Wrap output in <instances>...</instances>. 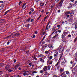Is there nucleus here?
I'll return each instance as SVG.
<instances>
[{
    "label": "nucleus",
    "mask_w": 77,
    "mask_h": 77,
    "mask_svg": "<svg viewBox=\"0 0 77 77\" xmlns=\"http://www.w3.org/2000/svg\"><path fill=\"white\" fill-rule=\"evenodd\" d=\"M56 54H55L54 55V57H56L57 55H58V52H56Z\"/></svg>",
    "instance_id": "12"
},
{
    "label": "nucleus",
    "mask_w": 77,
    "mask_h": 77,
    "mask_svg": "<svg viewBox=\"0 0 77 77\" xmlns=\"http://www.w3.org/2000/svg\"><path fill=\"white\" fill-rule=\"evenodd\" d=\"M8 11H6V12H5V15H6V14H8Z\"/></svg>",
    "instance_id": "41"
},
{
    "label": "nucleus",
    "mask_w": 77,
    "mask_h": 77,
    "mask_svg": "<svg viewBox=\"0 0 77 77\" xmlns=\"http://www.w3.org/2000/svg\"><path fill=\"white\" fill-rule=\"evenodd\" d=\"M40 61L42 62H44V60H43V59L42 58L40 59Z\"/></svg>",
    "instance_id": "20"
},
{
    "label": "nucleus",
    "mask_w": 77,
    "mask_h": 77,
    "mask_svg": "<svg viewBox=\"0 0 77 77\" xmlns=\"http://www.w3.org/2000/svg\"><path fill=\"white\" fill-rule=\"evenodd\" d=\"M13 35H14V33H13L11 35H9L8 36H7V38H11V36H13Z\"/></svg>",
    "instance_id": "9"
},
{
    "label": "nucleus",
    "mask_w": 77,
    "mask_h": 77,
    "mask_svg": "<svg viewBox=\"0 0 77 77\" xmlns=\"http://www.w3.org/2000/svg\"><path fill=\"white\" fill-rule=\"evenodd\" d=\"M42 49H43V48H45V47L44 46H42Z\"/></svg>",
    "instance_id": "58"
},
{
    "label": "nucleus",
    "mask_w": 77,
    "mask_h": 77,
    "mask_svg": "<svg viewBox=\"0 0 77 77\" xmlns=\"http://www.w3.org/2000/svg\"><path fill=\"white\" fill-rule=\"evenodd\" d=\"M43 69L44 70V71H47V66H45L43 68Z\"/></svg>",
    "instance_id": "10"
},
{
    "label": "nucleus",
    "mask_w": 77,
    "mask_h": 77,
    "mask_svg": "<svg viewBox=\"0 0 77 77\" xmlns=\"http://www.w3.org/2000/svg\"><path fill=\"white\" fill-rule=\"evenodd\" d=\"M43 46H44V47H45V48H46V47H47V44H46L45 45Z\"/></svg>",
    "instance_id": "30"
},
{
    "label": "nucleus",
    "mask_w": 77,
    "mask_h": 77,
    "mask_svg": "<svg viewBox=\"0 0 77 77\" xmlns=\"http://www.w3.org/2000/svg\"><path fill=\"white\" fill-rule=\"evenodd\" d=\"M73 62H74V61H72L70 62V63L71 64H72V63H73Z\"/></svg>",
    "instance_id": "53"
},
{
    "label": "nucleus",
    "mask_w": 77,
    "mask_h": 77,
    "mask_svg": "<svg viewBox=\"0 0 77 77\" xmlns=\"http://www.w3.org/2000/svg\"><path fill=\"white\" fill-rule=\"evenodd\" d=\"M55 35H56V34H57V32H58V31H55Z\"/></svg>",
    "instance_id": "45"
},
{
    "label": "nucleus",
    "mask_w": 77,
    "mask_h": 77,
    "mask_svg": "<svg viewBox=\"0 0 77 77\" xmlns=\"http://www.w3.org/2000/svg\"><path fill=\"white\" fill-rule=\"evenodd\" d=\"M70 5V8H71L72 7V4H71V3H70L69 4Z\"/></svg>",
    "instance_id": "33"
},
{
    "label": "nucleus",
    "mask_w": 77,
    "mask_h": 77,
    "mask_svg": "<svg viewBox=\"0 0 77 77\" xmlns=\"http://www.w3.org/2000/svg\"><path fill=\"white\" fill-rule=\"evenodd\" d=\"M53 77H57V75H54L53 76Z\"/></svg>",
    "instance_id": "49"
},
{
    "label": "nucleus",
    "mask_w": 77,
    "mask_h": 77,
    "mask_svg": "<svg viewBox=\"0 0 77 77\" xmlns=\"http://www.w3.org/2000/svg\"><path fill=\"white\" fill-rule=\"evenodd\" d=\"M33 38H35V35H34L32 37Z\"/></svg>",
    "instance_id": "57"
},
{
    "label": "nucleus",
    "mask_w": 77,
    "mask_h": 77,
    "mask_svg": "<svg viewBox=\"0 0 77 77\" xmlns=\"http://www.w3.org/2000/svg\"><path fill=\"white\" fill-rule=\"evenodd\" d=\"M40 73H41V74H42V73H43V71H42V70H41Z\"/></svg>",
    "instance_id": "52"
},
{
    "label": "nucleus",
    "mask_w": 77,
    "mask_h": 77,
    "mask_svg": "<svg viewBox=\"0 0 77 77\" xmlns=\"http://www.w3.org/2000/svg\"><path fill=\"white\" fill-rule=\"evenodd\" d=\"M0 21L1 23H4V20L1 19Z\"/></svg>",
    "instance_id": "29"
},
{
    "label": "nucleus",
    "mask_w": 77,
    "mask_h": 77,
    "mask_svg": "<svg viewBox=\"0 0 77 77\" xmlns=\"http://www.w3.org/2000/svg\"><path fill=\"white\" fill-rule=\"evenodd\" d=\"M37 72H36L35 71L32 72V73L33 74H36V73H37Z\"/></svg>",
    "instance_id": "25"
},
{
    "label": "nucleus",
    "mask_w": 77,
    "mask_h": 77,
    "mask_svg": "<svg viewBox=\"0 0 77 77\" xmlns=\"http://www.w3.org/2000/svg\"><path fill=\"white\" fill-rule=\"evenodd\" d=\"M40 6H43L44 5V3L42 2V1H41L40 2Z\"/></svg>",
    "instance_id": "8"
},
{
    "label": "nucleus",
    "mask_w": 77,
    "mask_h": 77,
    "mask_svg": "<svg viewBox=\"0 0 77 77\" xmlns=\"http://www.w3.org/2000/svg\"><path fill=\"white\" fill-rule=\"evenodd\" d=\"M58 36V34H56L55 36H54L53 37V38H57Z\"/></svg>",
    "instance_id": "18"
},
{
    "label": "nucleus",
    "mask_w": 77,
    "mask_h": 77,
    "mask_svg": "<svg viewBox=\"0 0 77 77\" xmlns=\"http://www.w3.org/2000/svg\"><path fill=\"white\" fill-rule=\"evenodd\" d=\"M25 27H27L28 28L29 27V26H30V24H26L25 25Z\"/></svg>",
    "instance_id": "17"
},
{
    "label": "nucleus",
    "mask_w": 77,
    "mask_h": 77,
    "mask_svg": "<svg viewBox=\"0 0 77 77\" xmlns=\"http://www.w3.org/2000/svg\"><path fill=\"white\" fill-rule=\"evenodd\" d=\"M13 33H14V34L13 35V36H19V35H20V33H18L16 34L15 33V32Z\"/></svg>",
    "instance_id": "6"
},
{
    "label": "nucleus",
    "mask_w": 77,
    "mask_h": 77,
    "mask_svg": "<svg viewBox=\"0 0 77 77\" xmlns=\"http://www.w3.org/2000/svg\"><path fill=\"white\" fill-rule=\"evenodd\" d=\"M30 19L29 18L26 20L27 22H29L30 21Z\"/></svg>",
    "instance_id": "28"
},
{
    "label": "nucleus",
    "mask_w": 77,
    "mask_h": 77,
    "mask_svg": "<svg viewBox=\"0 0 77 77\" xmlns=\"http://www.w3.org/2000/svg\"><path fill=\"white\" fill-rule=\"evenodd\" d=\"M47 18V17H46L44 18V21H45V19H46V18Z\"/></svg>",
    "instance_id": "48"
},
{
    "label": "nucleus",
    "mask_w": 77,
    "mask_h": 77,
    "mask_svg": "<svg viewBox=\"0 0 77 77\" xmlns=\"http://www.w3.org/2000/svg\"><path fill=\"white\" fill-rule=\"evenodd\" d=\"M77 37L75 38V39L74 40V42H76V41H77Z\"/></svg>",
    "instance_id": "31"
},
{
    "label": "nucleus",
    "mask_w": 77,
    "mask_h": 77,
    "mask_svg": "<svg viewBox=\"0 0 77 77\" xmlns=\"http://www.w3.org/2000/svg\"><path fill=\"white\" fill-rule=\"evenodd\" d=\"M61 30H59L58 31V32H59V33H61Z\"/></svg>",
    "instance_id": "60"
},
{
    "label": "nucleus",
    "mask_w": 77,
    "mask_h": 77,
    "mask_svg": "<svg viewBox=\"0 0 77 77\" xmlns=\"http://www.w3.org/2000/svg\"><path fill=\"white\" fill-rule=\"evenodd\" d=\"M61 36H62V38H65V36H64V35H61Z\"/></svg>",
    "instance_id": "42"
},
{
    "label": "nucleus",
    "mask_w": 77,
    "mask_h": 77,
    "mask_svg": "<svg viewBox=\"0 0 77 77\" xmlns=\"http://www.w3.org/2000/svg\"><path fill=\"white\" fill-rule=\"evenodd\" d=\"M17 77H21V76L20 75H18Z\"/></svg>",
    "instance_id": "63"
},
{
    "label": "nucleus",
    "mask_w": 77,
    "mask_h": 77,
    "mask_svg": "<svg viewBox=\"0 0 77 77\" xmlns=\"http://www.w3.org/2000/svg\"><path fill=\"white\" fill-rule=\"evenodd\" d=\"M63 0H61L59 4V6L60 7H61V6H62V3H63Z\"/></svg>",
    "instance_id": "5"
},
{
    "label": "nucleus",
    "mask_w": 77,
    "mask_h": 77,
    "mask_svg": "<svg viewBox=\"0 0 77 77\" xmlns=\"http://www.w3.org/2000/svg\"><path fill=\"white\" fill-rule=\"evenodd\" d=\"M10 43V42H8L7 43V45H9V44Z\"/></svg>",
    "instance_id": "55"
},
{
    "label": "nucleus",
    "mask_w": 77,
    "mask_h": 77,
    "mask_svg": "<svg viewBox=\"0 0 77 77\" xmlns=\"http://www.w3.org/2000/svg\"><path fill=\"white\" fill-rule=\"evenodd\" d=\"M59 61H58L57 63L56 64L55 66H57L59 65Z\"/></svg>",
    "instance_id": "26"
},
{
    "label": "nucleus",
    "mask_w": 77,
    "mask_h": 77,
    "mask_svg": "<svg viewBox=\"0 0 77 77\" xmlns=\"http://www.w3.org/2000/svg\"><path fill=\"white\" fill-rule=\"evenodd\" d=\"M11 11V9H10L8 10V11H7L8 12H10V11Z\"/></svg>",
    "instance_id": "54"
},
{
    "label": "nucleus",
    "mask_w": 77,
    "mask_h": 77,
    "mask_svg": "<svg viewBox=\"0 0 77 77\" xmlns=\"http://www.w3.org/2000/svg\"><path fill=\"white\" fill-rule=\"evenodd\" d=\"M61 65L62 66H65V63L64 61H63L61 63Z\"/></svg>",
    "instance_id": "7"
},
{
    "label": "nucleus",
    "mask_w": 77,
    "mask_h": 77,
    "mask_svg": "<svg viewBox=\"0 0 77 77\" xmlns=\"http://www.w3.org/2000/svg\"><path fill=\"white\" fill-rule=\"evenodd\" d=\"M33 19H32L31 20V21L30 22H31V23H33Z\"/></svg>",
    "instance_id": "46"
},
{
    "label": "nucleus",
    "mask_w": 77,
    "mask_h": 77,
    "mask_svg": "<svg viewBox=\"0 0 77 77\" xmlns=\"http://www.w3.org/2000/svg\"><path fill=\"white\" fill-rule=\"evenodd\" d=\"M27 75V74L26 73H24L23 74V75H24V76H25V75Z\"/></svg>",
    "instance_id": "34"
},
{
    "label": "nucleus",
    "mask_w": 77,
    "mask_h": 77,
    "mask_svg": "<svg viewBox=\"0 0 77 77\" xmlns=\"http://www.w3.org/2000/svg\"><path fill=\"white\" fill-rule=\"evenodd\" d=\"M62 77H66V76L65 75H63L62 76Z\"/></svg>",
    "instance_id": "47"
},
{
    "label": "nucleus",
    "mask_w": 77,
    "mask_h": 77,
    "mask_svg": "<svg viewBox=\"0 0 77 77\" xmlns=\"http://www.w3.org/2000/svg\"><path fill=\"white\" fill-rule=\"evenodd\" d=\"M30 10H31V11L32 12H33V11H34V9H33V8H31L30 9Z\"/></svg>",
    "instance_id": "27"
},
{
    "label": "nucleus",
    "mask_w": 77,
    "mask_h": 77,
    "mask_svg": "<svg viewBox=\"0 0 77 77\" xmlns=\"http://www.w3.org/2000/svg\"><path fill=\"white\" fill-rule=\"evenodd\" d=\"M63 48H61L60 49L59 52L60 53H61L63 52Z\"/></svg>",
    "instance_id": "3"
},
{
    "label": "nucleus",
    "mask_w": 77,
    "mask_h": 77,
    "mask_svg": "<svg viewBox=\"0 0 77 77\" xmlns=\"http://www.w3.org/2000/svg\"><path fill=\"white\" fill-rule=\"evenodd\" d=\"M26 7H27L26 4H24L22 7V8H23V9H26Z\"/></svg>",
    "instance_id": "4"
},
{
    "label": "nucleus",
    "mask_w": 77,
    "mask_h": 77,
    "mask_svg": "<svg viewBox=\"0 0 77 77\" xmlns=\"http://www.w3.org/2000/svg\"><path fill=\"white\" fill-rule=\"evenodd\" d=\"M10 66V65L7 64L5 66V69H6L7 70H8V69L9 68Z\"/></svg>",
    "instance_id": "2"
},
{
    "label": "nucleus",
    "mask_w": 77,
    "mask_h": 77,
    "mask_svg": "<svg viewBox=\"0 0 77 77\" xmlns=\"http://www.w3.org/2000/svg\"><path fill=\"white\" fill-rule=\"evenodd\" d=\"M57 30H58V29H56V28L54 27H53L52 29V32H53L51 35H52L55 32V31H56Z\"/></svg>",
    "instance_id": "1"
},
{
    "label": "nucleus",
    "mask_w": 77,
    "mask_h": 77,
    "mask_svg": "<svg viewBox=\"0 0 77 77\" xmlns=\"http://www.w3.org/2000/svg\"><path fill=\"white\" fill-rule=\"evenodd\" d=\"M35 1L37 3H38V2H39V0H35Z\"/></svg>",
    "instance_id": "62"
},
{
    "label": "nucleus",
    "mask_w": 77,
    "mask_h": 77,
    "mask_svg": "<svg viewBox=\"0 0 77 77\" xmlns=\"http://www.w3.org/2000/svg\"><path fill=\"white\" fill-rule=\"evenodd\" d=\"M63 74H63V73L60 72V76H62V75H63Z\"/></svg>",
    "instance_id": "24"
},
{
    "label": "nucleus",
    "mask_w": 77,
    "mask_h": 77,
    "mask_svg": "<svg viewBox=\"0 0 77 77\" xmlns=\"http://www.w3.org/2000/svg\"><path fill=\"white\" fill-rule=\"evenodd\" d=\"M13 77H17V75H14L13 76Z\"/></svg>",
    "instance_id": "64"
},
{
    "label": "nucleus",
    "mask_w": 77,
    "mask_h": 77,
    "mask_svg": "<svg viewBox=\"0 0 77 77\" xmlns=\"http://www.w3.org/2000/svg\"><path fill=\"white\" fill-rule=\"evenodd\" d=\"M45 54H49V53L48 52V51H46L45 52Z\"/></svg>",
    "instance_id": "22"
},
{
    "label": "nucleus",
    "mask_w": 77,
    "mask_h": 77,
    "mask_svg": "<svg viewBox=\"0 0 77 77\" xmlns=\"http://www.w3.org/2000/svg\"><path fill=\"white\" fill-rule=\"evenodd\" d=\"M57 27H58L59 28V27H60V25H57Z\"/></svg>",
    "instance_id": "50"
},
{
    "label": "nucleus",
    "mask_w": 77,
    "mask_h": 77,
    "mask_svg": "<svg viewBox=\"0 0 77 77\" xmlns=\"http://www.w3.org/2000/svg\"><path fill=\"white\" fill-rule=\"evenodd\" d=\"M49 74L47 72H45V74H44V75H48Z\"/></svg>",
    "instance_id": "16"
},
{
    "label": "nucleus",
    "mask_w": 77,
    "mask_h": 77,
    "mask_svg": "<svg viewBox=\"0 0 77 77\" xmlns=\"http://www.w3.org/2000/svg\"><path fill=\"white\" fill-rule=\"evenodd\" d=\"M71 17H72V16L74 15V12H72L70 14Z\"/></svg>",
    "instance_id": "14"
},
{
    "label": "nucleus",
    "mask_w": 77,
    "mask_h": 77,
    "mask_svg": "<svg viewBox=\"0 0 77 77\" xmlns=\"http://www.w3.org/2000/svg\"><path fill=\"white\" fill-rule=\"evenodd\" d=\"M70 13H71V12H70V11H69L68 12L66 13L65 14L66 15H69Z\"/></svg>",
    "instance_id": "19"
},
{
    "label": "nucleus",
    "mask_w": 77,
    "mask_h": 77,
    "mask_svg": "<svg viewBox=\"0 0 77 77\" xmlns=\"http://www.w3.org/2000/svg\"><path fill=\"white\" fill-rule=\"evenodd\" d=\"M43 56H44V55L42 54H40V57H43Z\"/></svg>",
    "instance_id": "39"
},
{
    "label": "nucleus",
    "mask_w": 77,
    "mask_h": 77,
    "mask_svg": "<svg viewBox=\"0 0 77 77\" xmlns=\"http://www.w3.org/2000/svg\"><path fill=\"white\" fill-rule=\"evenodd\" d=\"M69 73V72L68 71H67L66 72V74H68Z\"/></svg>",
    "instance_id": "37"
},
{
    "label": "nucleus",
    "mask_w": 77,
    "mask_h": 77,
    "mask_svg": "<svg viewBox=\"0 0 77 77\" xmlns=\"http://www.w3.org/2000/svg\"><path fill=\"white\" fill-rule=\"evenodd\" d=\"M75 30L77 29V23L76 22L75 23Z\"/></svg>",
    "instance_id": "13"
},
{
    "label": "nucleus",
    "mask_w": 77,
    "mask_h": 77,
    "mask_svg": "<svg viewBox=\"0 0 77 77\" xmlns=\"http://www.w3.org/2000/svg\"><path fill=\"white\" fill-rule=\"evenodd\" d=\"M68 37H69V38H71V35H68Z\"/></svg>",
    "instance_id": "51"
},
{
    "label": "nucleus",
    "mask_w": 77,
    "mask_h": 77,
    "mask_svg": "<svg viewBox=\"0 0 77 77\" xmlns=\"http://www.w3.org/2000/svg\"><path fill=\"white\" fill-rule=\"evenodd\" d=\"M8 71L9 72H11L12 71V70L11 69H10L8 70Z\"/></svg>",
    "instance_id": "40"
},
{
    "label": "nucleus",
    "mask_w": 77,
    "mask_h": 77,
    "mask_svg": "<svg viewBox=\"0 0 77 77\" xmlns=\"http://www.w3.org/2000/svg\"><path fill=\"white\" fill-rule=\"evenodd\" d=\"M48 47H49V48H53V47H52V46L51 45V44H49V45Z\"/></svg>",
    "instance_id": "15"
},
{
    "label": "nucleus",
    "mask_w": 77,
    "mask_h": 77,
    "mask_svg": "<svg viewBox=\"0 0 77 77\" xmlns=\"http://www.w3.org/2000/svg\"><path fill=\"white\" fill-rule=\"evenodd\" d=\"M62 59H64L65 62H66V60H65V58H63Z\"/></svg>",
    "instance_id": "44"
},
{
    "label": "nucleus",
    "mask_w": 77,
    "mask_h": 77,
    "mask_svg": "<svg viewBox=\"0 0 77 77\" xmlns=\"http://www.w3.org/2000/svg\"><path fill=\"white\" fill-rule=\"evenodd\" d=\"M47 69L48 70H50V68H51V66H47Z\"/></svg>",
    "instance_id": "21"
},
{
    "label": "nucleus",
    "mask_w": 77,
    "mask_h": 77,
    "mask_svg": "<svg viewBox=\"0 0 77 77\" xmlns=\"http://www.w3.org/2000/svg\"><path fill=\"white\" fill-rule=\"evenodd\" d=\"M70 2H74V0H70Z\"/></svg>",
    "instance_id": "59"
},
{
    "label": "nucleus",
    "mask_w": 77,
    "mask_h": 77,
    "mask_svg": "<svg viewBox=\"0 0 77 77\" xmlns=\"http://www.w3.org/2000/svg\"><path fill=\"white\" fill-rule=\"evenodd\" d=\"M21 3H22V2H21V1H20V2L19 3V4H18V5H19V6H20V5H21Z\"/></svg>",
    "instance_id": "38"
},
{
    "label": "nucleus",
    "mask_w": 77,
    "mask_h": 77,
    "mask_svg": "<svg viewBox=\"0 0 77 77\" xmlns=\"http://www.w3.org/2000/svg\"><path fill=\"white\" fill-rule=\"evenodd\" d=\"M55 62H57V59H55Z\"/></svg>",
    "instance_id": "61"
},
{
    "label": "nucleus",
    "mask_w": 77,
    "mask_h": 77,
    "mask_svg": "<svg viewBox=\"0 0 77 77\" xmlns=\"http://www.w3.org/2000/svg\"><path fill=\"white\" fill-rule=\"evenodd\" d=\"M66 51L67 52H69V50L67 49Z\"/></svg>",
    "instance_id": "56"
},
{
    "label": "nucleus",
    "mask_w": 77,
    "mask_h": 77,
    "mask_svg": "<svg viewBox=\"0 0 77 77\" xmlns=\"http://www.w3.org/2000/svg\"><path fill=\"white\" fill-rule=\"evenodd\" d=\"M4 7V5H2L0 6V10H2V9L3 8V7Z\"/></svg>",
    "instance_id": "11"
},
{
    "label": "nucleus",
    "mask_w": 77,
    "mask_h": 77,
    "mask_svg": "<svg viewBox=\"0 0 77 77\" xmlns=\"http://www.w3.org/2000/svg\"><path fill=\"white\" fill-rule=\"evenodd\" d=\"M76 63H73V66H74L75 65V64H76Z\"/></svg>",
    "instance_id": "43"
},
{
    "label": "nucleus",
    "mask_w": 77,
    "mask_h": 77,
    "mask_svg": "<svg viewBox=\"0 0 77 77\" xmlns=\"http://www.w3.org/2000/svg\"><path fill=\"white\" fill-rule=\"evenodd\" d=\"M49 59H50V60H51V59H52L53 58V56H51L49 57Z\"/></svg>",
    "instance_id": "23"
},
{
    "label": "nucleus",
    "mask_w": 77,
    "mask_h": 77,
    "mask_svg": "<svg viewBox=\"0 0 77 77\" xmlns=\"http://www.w3.org/2000/svg\"><path fill=\"white\" fill-rule=\"evenodd\" d=\"M23 72H24L25 73H26V72H28V71H25V70H24V71H23Z\"/></svg>",
    "instance_id": "35"
},
{
    "label": "nucleus",
    "mask_w": 77,
    "mask_h": 77,
    "mask_svg": "<svg viewBox=\"0 0 77 77\" xmlns=\"http://www.w3.org/2000/svg\"><path fill=\"white\" fill-rule=\"evenodd\" d=\"M60 72H63V69H60Z\"/></svg>",
    "instance_id": "36"
},
{
    "label": "nucleus",
    "mask_w": 77,
    "mask_h": 77,
    "mask_svg": "<svg viewBox=\"0 0 77 77\" xmlns=\"http://www.w3.org/2000/svg\"><path fill=\"white\" fill-rule=\"evenodd\" d=\"M20 66V65H19V64H17V65L15 66V67L16 68H18V66Z\"/></svg>",
    "instance_id": "32"
}]
</instances>
